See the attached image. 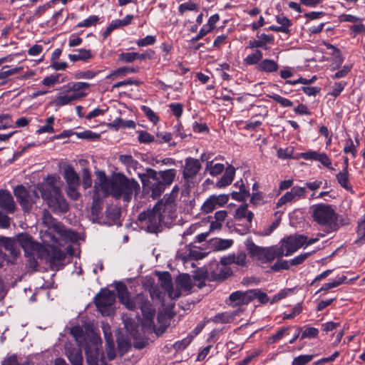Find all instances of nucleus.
Masks as SVG:
<instances>
[{
    "label": "nucleus",
    "mask_w": 365,
    "mask_h": 365,
    "mask_svg": "<svg viewBox=\"0 0 365 365\" xmlns=\"http://www.w3.org/2000/svg\"><path fill=\"white\" fill-rule=\"evenodd\" d=\"M59 73L52 74L46 76L43 79L42 83L46 86H53L55 84L59 83Z\"/></svg>",
    "instance_id": "864d4df0"
},
{
    "label": "nucleus",
    "mask_w": 365,
    "mask_h": 365,
    "mask_svg": "<svg viewBox=\"0 0 365 365\" xmlns=\"http://www.w3.org/2000/svg\"><path fill=\"white\" fill-rule=\"evenodd\" d=\"M99 21V18L98 16L93 15L90 16L88 18L86 19L85 20L79 22L76 27H90L92 26H95L97 24V23Z\"/></svg>",
    "instance_id": "49530a36"
},
{
    "label": "nucleus",
    "mask_w": 365,
    "mask_h": 365,
    "mask_svg": "<svg viewBox=\"0 0 365 365\" xmlns=\"http://www.w3.org/2000/svg\"><path fill=\"white\" fill-rule=\"evenodd\" d=\"M176 198V196L170 194L169 196H165L163 200L157 202L160 203V210L164 213V216H167L169 219L175 217Z\"/></svg>",
    "instance_id": "f3484780"
},
{
    "label": "nucleus",
    "mask_w": 365,
    "mask_h": 365,
    "mask_svg": "<svg viewBox=\"0 0 365 365\" xmlns=\"http://www.w3.org/2000/svg\"><path fill=\"white\" fill-rule=\"evenodd\" d=\"M313 358L314 355L312 354L299 355L293 359L292 365H305L311 361Z\"/></svg>",
    "instance_id": "a18cd8bd"
},
{
    "label": "nucleus",
    "mask_w": 365,
    "mask_h": 365,
    "mask_svg": "<svg viewBox=\"0 0 365 365\" xmlns=\"http://www.w3.org/2000/svg\"><path fill=\"white\" fill-rule=\"evenodd\" d=\"M115 301V294L109 289H102L95 297L98 310L104 316L112 313V306Z\"/></svg>",
    "instance_id": "9d476101"
},
{
    "label": "nucleus",
    "mask_w": 365,
    "mask_h": 365,
    "mask_svg": "<svg viewBox=\"0 0 365 365\" xmlns=\"http://www.w3.org/2000/svg\"><path fill=\"white\" fill-rule=\"evenodd\" d=\"M277 254L276 252V248H266L264 251V257H263L262 262H272L277 258Z\"/></svg>",
    "instance_id": "13d9d810"
},
{
    "label": "nucleus",
    "mask_w": 365,
    "mask_h": 365,
    "mask_svg": "<svg viewBox=\"0 0 365 365\" xmlns=\"http://www.w3.org/2000/svg\"><path fill=\"white\" fill-rule=\"evenodd\" d=\"M269 98L273 99L275 102L280 104L282 107H291L293 103L287 98H283L277 94L268 95Z\"/></svg>",
    "instance_id": "de8ad7c7"
},
{
    "label": "nucleus",
    "mask_w": 365,
    "mask_h": 365,
    "mask_svg": "<svg viewBox=\"0 0 365 365\" xmlns=\"http://www.w3.org/2000/svg\"><path fill=\"white\" fill-rule=\"evenodd\" d=\"M307 237L304 235L289 236L282 241L283 249L285 250V256H289L305 245Z\"/></svg>",
    "instance_id": "dca6fc26"
},
{
    "label": "nucleus",
    "mask_w": 365,
    "mask_h": 365,
    "mask_svg": "<svg viewBox=\"0 0 365 365\" xmlns=\"http://www.w3.org/2000/svg\"><path fill=\"white\" fill-rule=\"evenodd\" d=\"M257 37L259 39L251 40L248 42L247 48H262L264 49H267V43H274V39L272 35L262 34L260 35L257 34Z\"/></svg>",
    "instance_id": "5701e85b"
},
{
    "label": "nucleus",
    "mask_w": 365,
    "mask_h": 365,
    "mask_svg": "<svg viewBox=\"0 0 365 365\" xmlns=\"http://www.w3.org/2000/svg\"><path fill=\"white\" fill-rule=\"evenodd\" d=\"M229 201V195H212L206 199L201 206L202 212L208 214L217 207L224 206Z\"/></svg>",
    "instance_id": "ddd939ff"
},
{
    "label": "nucleus",
    "mask_w": 365,
    "mask_h": 365,
    "mask_svg": "<svg viewBox=\"0 0 365 365\" xmlns=\"http://www.w3.org/2000/svg\"><path fill=\"white\" fill-rule=\"evenodd\" d=\"M344 152L345 153H351L353 157L356 156L357 152L356 146L354 144L351 138H349L346 140Z\"/></svg>",
    "instance_id": "680f3d73"
},
{
    "label": "nucleus",
    "mask_w": 365,
    "mask_h": 365,
    "mask_svg": "<svg viewBox=\"0 0 365 365\" xmlns=\"http://www.w3.org/2000/svg\"><path fill=\"white\" fill-rule=\"evenodd\" d=\"M276 21L280 24V26H278L279 28L283 29V31H281L282 33L287 34L290 33V27L292 26V24L287 17L282 15L277 16Z\"/></svg>",
    "instance_id": "e433bc0d"
},
{
    "label": "nucleus",
    "mask_w": 365,
    "mask_h": 365,
    "mask_svg": "<svg viewBox=\"0 0 365 365\" xmlns=\"http://www.w3.org/2000/svg\"><path fill=\"white\" fill-rule=\"evenodd\" d=\"M200 162L197 159L187 158L185 160V165L182 171L183 178L187 184L192 182L201 169Z\"/></svg>",
    "instance_id": "4468645a"
},
{
    "label": "nucleus",
    "mask_w": 365,
    "mask_h": 365,
    "mask_svg": "<svg viewBox=\"0 0 365 365\" xmlns=\"http://www.w3.org/2000/svg\"><path fill=\"white\" fill-rule=\"evenodd\" d=\"M177 285L184 290H190L192 282L188 274L180 275L177 279Z\"/></svg>",
    "instance_id": "ea45409f"
},
{
    "label": "nucleus",
    "mask_w": 365,
    "mask_h": 365,
    "mask_svg": "<svg viewBox=\"0 0 365 365\" xmlns=\"http://www.w3.org/2000/svg\"><path fill=\"white\" fill-rule=\"evenodd\" d=\"M18 242L24 250L29 267L32 269H36L38 265L37 258L43 259V258L38 255L40 254L41 245L35 242L33 238L26 234L19 235Z\"/></svg>",
    "instance_id": "423d86ee"
},
{
    "label": "nucleus",
    "mask_w": 365,
    "mask_h": 365,
    "mask_svg": "<svg viewBox=\"0 0 365 365\" xmlns=\"http://www.w3.org/2000/svg\"><path fill=\"white\" fill-rule=\"evenodd\" d=\"M119 160L127 167L129 173H130V170H135L138 168V162L134 160L131 155H121Z\"/></svg>",
    "instance_id": "f704fd0d"
},
{
    "label": "nucleus",
    "mask_w": 365,
    "mask_h": 365,
    "mask_svg": "<svg viewBox=\"0 0 365 365\" xmlns=\"http://www.w3.org/2000/svg\"><path fill=\"white\" fill-rule=\"evenodd\" d=\"M90 87V83L86 82H75L70 83L66 86L62 87L63 93H78V91L88 89Z\"/></svg>",
    "instance_id": "c756f323"
},
{
    "label": "nucleus",
    "mask_w": 365,
    "mask_h": 365,
    "mask_svg": "<svg viewBox=\"0 0 365 365\" xmlns=\"http://www.w3.org/2000/svg\"><path fill=\"white\" fill-rule=\"evenodd\" d=\"M112 125L116 129H118L120 128H135V123L133 120H125L120 118H115L113 121Z\"/></svg>",
    "instance_id": "58836bf2"
},
{
    "label": "nucleus",
    "mask_w": 365,
    "mask_h": 365,
    "mask_svg": "<svg viewBox=\"0 0 365 365\" xmlns=\"http://www.w3.org/2000/svg\"><path fill=\"white\" fill-rule=\"evenodd\" d=\"M63 177L68 186H80V178L72 166L68 165L64 168Z\"/></svg>",
    "instance_id": "b1692460"
},
{
    "label": "nucleus",
    "mask_w": 365,
    "mask_h": 365,
    "mask_svg": "<svg viewBox=\"0 0 365 365\" xmlns=\"http://www.w3.org/2000/svg\"><path fill=\"white\" fill-rule=\"evenodd\" d=\"M14 193L22 209L26 212L31 210L33 204L36 202V200L38 199L35 191L30 193L23 185H17L14 190Z\"/></svg>",
    "instance_id": "9b49d317"
},
{
    "label": "nucleus",
    "mask_w": 365,
    "mask_h": 365,
    "mask_svg": "<svg viewBox=\"0 0 365 365\" xmlns=\"http://www.w3.org/2000/svg\"><path fill=\"white\" fill-rule=\"evenodd\" d=\"M12 127V120L9 114L0 115V130Z\"/></svg>",
    "instance_id": "3c124183"
},
{
    "label": "nucleus",
    "mask_w": 365,
    "mask_h": 365,
    "mask_svg": "<svg viewBox=\"0 0 365 365\" xmlns=\"http://www.w3.org/2000/svg\"><path fill=\"white\" fill-rule=\"evenodd\" d=\"M56 235H58V239L60 238L64 241L73 242L77 239L76 234L71 230H66L63 225Z\"/></svg>",
    "instance_id": "2f4dec72"
},
{
    "label": "nucleus",
    "mask_w": 365,
    "mask_h": 365,
    "mask_svg": "<svg viewBox=\"0 0 365 365\" xmlns=\"http://www.w3.org/2000/svg\"><path fill=\"white\" fill-rule=\"evenodd\" d=\"M311 255V252H305L303 254H301L296 257L293 258L290 261V264L292 265H299L302 264L309 256Z\"/></svg>",
    "instance_id": "69168bd1"
},
{
    "label": "nucleus",
    "mask_w": 365,
    "mask_h": 365,
    "mask_svg": "<svg viewBox=\"0 0 365 365\" xmlns=\"http://www.w3.org/2000/svg\"><path fill=\"white\" fill-rule=\"evenodd\" d=\"M257 69L261 72L274 73L279 70V65L276 61L266 58L257 64Z\"/></svg>",
    "instance_id": "a878e982"
},
{
    "label": "nucleus",
    "mask_w": 365,
    "mask_h": 365,
    "mask_svg": "<svg viewBox=\"0 0 365 365\" xmlns=\"http://www.w3.org/2000/svg\"><path fill=\"white\" fill-rule=\"evenodd\" d=\"M98 185H95L94 191L96 192H99V189L102 191L104 197H107L109 195H112V184L113 179L109 180L103 172H101L98 175Z\"/></svg>",
    "instance_id": "4be33fe9"
},
{
    "label": "nucleus",
    "mask_w": 365,
    "mask_h": 365,
    "mask_svg": "<svg viewBox=\"0 0 365 365\" xmlns=\"http://www.w3.org/2000/svg\"><path fill=\"white\" fill-rule=\"evenodd\" d=\"M357 235L359 238L356 240L355 243L361 245L365 242V226L359 225L357 228Z\"/></svg>",
    "instance_id": "774afa93"
},
{
    "label": "nucleus",
    "mask_w": 365,
    "mask_h": 365,
    "mask_svg": "<svg viewBox=\"0 0 365 365\" xmlns=\"http://www.w3.org/2000/svg\"><path fill=\"white\" fill-rule=\"evenodd\" d=\"M138 133V140L140 143H150L153 142L155 137L145 130H140Z\"/></svg>",
    "instance_id": "8fccbe9b"
},
{
    "label": "nucleus",
    "mask_w": 365,
    "mask_h": 365,
    "mask_svg": "<svg viewBox=\"0 0 365 365\" xmlns=\"http://www.w3.org/2000/svg\"><path fill=\"white\" fill-rule=\"evenodd\" d=\"M250 289L246 292L236 291L229 296V301L232 307L248 304L251 302Z\"/></svg>",
    "instance_id": "6ab92c4d"
},
{
    "label": "nucleus",
    "mask_w": 365,
    "mask_h": 365,
    "mask_svg": "<svg viewBox=\"0 0 365 365\" xmlns=\"http://www.w3.org/2000/svg\"><path fill=\"white\" fill-rule=\"evenodd\" d=\"M43 223L47 227L45 231H41V237L44 244L57 243L58 238L56 235L62 224L57 221L48 210H44L42 217Z\"/></svg>",
    "instance_id": "1a4fd4ad"
},
{
    "label": "nucleus",
    "mask_w": 365,
    "mask_h": 365,
    "mask_svg": "<svg viewBox=\"0 0 365 365\" xmlns=\"http://www.w3.org/2000/svg\"><path fill=\"white\" fill-rule=\"evenodd\" d=\"M232 274V272L230 268L224 267L217 274V277H216V279L220 280V281L225 280L228 277L231 276Z\"/></svg>",
    "instance_id": "338daca9"
},
{
    "label": "nucleus",
    "mask_w": 365,
    "mask_h": 365,
    "mask_svg": "<svg viewBox=\"0 0 365 365\" xmlns=\"http://www.w3.org/2000/svg\"><path fill=\"white\" fill-rule=\"evenodd\" d=\"M346 279V276L343 275L341 277H339L331 282L324 284L317 292L321 291H327L330 289L335 288L343 284Z\"/></svg>",
    "instance_id": "a19ab883"
},
{
    "label": "nucleus",
    "mask_w": 365,
    "mask_h": 365,
    "mask_svg": "<svg viewBox=\"0 0 365 365\" xmlns=\"http://www.w3.org/2000/svg\"><path fill=\"white\" fill-rule=\"evenodd\" d=\"M156 38L155 36H147L143 38L138 39L136 42L138 46H147L150 45H153L155 43Z\"/></svg>",
    "instance_id": "e2e57ef3"
},
{
    "label": "nucleus",
    "mask_w": 365,
    "mask_h": 365,
    "mask_svg": "<svg viewBox=\"0 0 365 365\" xmlns=\"http://www.w3.org/2000/svg\"><path fill=\"white\" fill-rule=\"evenodd\" d=\"M0 208L8 213H12L16 205L11 193L6 190H0Z\"/></svg>",
    "instance_id": "412c9836"
},
{
    "label": "nucleus",
    "mask_w": 365,
    "mask_h": 365,
    "mask_svg": "<svg viewBox=\"0 0 365 365\" xmlns=\"http://www.w3.org/2000/svg\"><path fill=\"white\" fill-rule=\"evenodd\" d=\"M138 68L122 67V68H118L117 70L114 71L113 73H111L110 75H108L106 78H111L114 76H123L127 73H136V72H138Z\"/></svg>",
    "instance_id": "79ce46f5"
},
{
    "label": "nucleus",
    "mask_w": 365,
    "mask_h": 365,
    "mask_svg": "<svg viewBox=\"0 0 365 365\" xmlns=\"http://www.w3.org/2000/svg\"><path fill=\"white\" fill-rule=\"evenodd\" d=\"M61 90L62 91L60 93V95L53 101V104L56 106H63L70 104L86 96L85 93H63L62 88Z\"/></svg>",
    "instance_id": "a211bd4d"
},
{
    "label": "nucleus",
    "mask_w": 365,
    "mask_h": 365,
    "mask_svg": "<svg viewBox=\"0 0 365 365\" xmlns=\"http://www.w3.org/2000/svg\"><path fill=\"white\" fill-rule=\"evenodd\" d=\"M263 57L262 52L260 50H255V51L248 55L245 59L244 62L246 65H255L258 64Z\"/></svg>",
    "instance_id": "c9c22d12"
},
{
    "label": "nucleus",
    "mask_w": 365,
    "mask_h": 365,
    "mask_svg": "<svg viewBox=\"0 0 365 365\" xmlns=\"http://www.w3.org/2000/svg\"><path fill=\"white\" fill-rule=\"evenodd\" d=\"M118 60L123 63H133L135 61V52L121 53L118 56Z\"/></svg>",
    "instance_id": "052dcab7"
},
{
    "label": "nucleus",
    "mask_w": 365,
    "mask_h": 365,
    "mask_svg": "<svg viewBox=\"0 0 365 365\" xmlns=\"http://www.w3.org/2000/svg\"><path fill=\"white\" fill-rule=\"evenodd\" d=\"M312 209L313 221L324 227L327 233L336 231L339 228L338 214L331 205L319 203L313 205Z\"/></svg>",
    "instance_id": "f03ea898"
},
{
    "label": "nucleus",
    "mask_w": 365,
    "mask_h": 365,
    "mask_svg": "<svg viewBox=\"0 0 365 365\" xmlns=\"http://www.w3.org/2000/svg\"><path fill=\"white\" fill-rule=\"evenodd\" d=\"M51 211L56 214L66 213L70 206L64 197L61 189H53L50 191L45 190L41 195Z\"/></svg>",
    "instance_id": "0eeeda50"
},
{
    "label": "nucleus",
    "mask_w": 365,
    "mask_h": 365,
    "mask_svg": "<svg viewBox=\"0 0 365 365\" xmlns=\"http://www.w3.org/2000/svg\"><path fill=\"white\" fill-rule=\"evenodd\" d=\"M150 287L149 289L150 297L153 299H160L162 297V292L158 285L153 284V282L148 280Z\"/></svg>",
    "instance_id": "4d7b16f0"
},
{
    "label": "nucleus",
    "mask_w": 365,
    "mask_h": 365,
    "mask_svg": "<svg viewBox=\"0 0 365 365\" xmlns=\"http://www.w3.org/2000/svg\"><path fill=\"white\" fill-rule=\"evenodd\" d=\"M23 69L22 67H15L9 69V66H4L0 71V80L4 79L10 76L18 73Z\"/></svg>",
    "instance_id": "c03bdc74"
},
{
    "label": "nucleus",
    "mask_w": 365,
    "mask_h": 365,
    "mask_svg": "<svg viewBox=\"0 0 365 365\" xmlns=\"http://www.w3.org/2000/svg\"><path fill=\"white\" fill-rule=\"evenodd\" d=\"M336 178L338 182L343 188L346 190H350L351 189V187L349 183V173L346 167H344L343 170L336 175Z\"/></svg>",
    "instance_id": "72a5a7b5"
},
{
    "label": "nucleus",
    "mask_w": 365,
    "mask_h": 365,
    "mask_svg": "<svg viewBox=\"0 0 365 365\" xmlns=\"http://www.w3.org/2000/svg\"><path fill=\"white\" fill-rule=\"evenodd\" d=\"M157 275L161 288L168 293L170 299H175L181 296V292L179 289H173L171 275L168 272H158Z\"/></svg>",
    "instance_id": "2eb2a0df"
},
{
    "label": "nucleus",
    "mask_w": 365,
    "mask_h": 365,
    "mask_svg": "<svg viewBox=\"0 0 365 365\" xmlns=\"http://www.w3.org/2000/svg\"><path fill=\"white\" fill-rule=\"evenodd\" d=\"M235 316V314L220 313L215 316L213 322L215 323H230L234 319Z\"/></svg>",
    "instance_id": "37998d69"
},
{
    "label": "nucleus",
    "mask_w": 365,
    "mask_h": 365,
    "mask_svg": "<svg viewBox=\"0 0 365 365\" xmlns=\"http://www.w3.org/2000/svg\"><path fill=\"white\" fill-rule=\"evenodd\" d=\"M265 249L266 248L264 247L257 246L253 242H251L247 245V250L250 255L261 261L262 260L263 257H264Z\"/></svg>",
    "instance_id": "473e14b6"
},
{
    "label": "nucleus",
    "mask_w": 365,
    "mask_h": 365,
    "mask_svg": "<svg viewBox=\"0 0 365 365\" xmlns=\"http://www.w3.org/2000/svg\"><path fill=\"white\" fill-rule=\"evenodd\" d=\"M168 217L160 210V203H156L152 209H148L138 215V220L142 228L150 233L161 231V222Z\"/></svg>",
    "instance_id": "20e7f679"
},
{
    "label": "nucleus",
    "mask_w": 365,
    "mask_h": 365,
    "mask_svg": "<svg viewBox=\"0 0 365 365\" xmlns=\"http://www.w3.org/2000/svg\"><path fill=\"white\" fill-rule=\"evenodd\" d=\"M118 297L128 310L134 311L140 308L143 314L142 327L147 331L155 330L154 317L155 310L150 301L143 294H138L131 297L126 285L123 282H118L115 285Z\"/></svg>",
    "instance_id": "f257e3e1"
},
{
    "label": "nucleus",
    "mask_w": 365,
    "mask_h": 365,
    "mask_svg": "<svg viewBox=\"0 0 365 365\" xmlns=\"http://www.w3.org/2000/svg\"><path fill=\"white\" fill-rule=\"evenodd\" d=\"M227 217V212L226 210H219L215 213V220L210 222V230L214 231L216 230H220L222 227V222L225 220Z\"/></svg>",
    "instance_id": "cd10ccee"
},
{
    "label": "nucleus",
    "mask_w": 365,
    "mask_h": 365,
    "mask_svg": "<svg viewBox=\"0 0 365 365\" xmlns=\"http://www.w3.org/2000/svg\"><path fill=\"white\" fill-rule=\"evenodd\" d=\"M59 177L56 175H49L46 179V183L43 185H40L37 187L38 191L40 192L41 195H43V191L45 190H47L50 191L53 189H61L60 187L58 185L57 182L59 181Z\"/></svg>",
    "instance_id": "bb28decb"
},
{
    "label": "nucleus",
    "mask_w": 365,
    "mask_h": 365,
    "mask_svg": "<svg viewBox=\"0 0 365 365\" xmlns=\"http://www.w3.org/2000/svg\"><path fill=\"white\" fill-rule=\"evenodd\" d=\"M66 354L71 365H83V357L81 349L70 347L66 349Z\"/></svg>",
    "instance_id": "393cba45"
},
{
    "label": "nucleus",
    "mask_w": 365,
    "mask_h": 365,
    "mask_svg": "<svg viewBox=\"0 0 365 365\" xmlns=\"http://www.w3.org/2000/svg\"><path fill=\"white\" fill-rule=\"evenodd\" d=\"M48 248L41 245L40 248V254H38L43 259L46 260L53 269H58L64 261L66 254L58 249L57 245H61L62 243L58 240L57 243L46 244Z\"/></svg>",
    "instance_id": "6e6552de"
},
{
    "label": "nucleus",
    "mask_w": 365,
    "mask_h": 365,
    "mask_svg": "<svg viewBox=\"0 0 365 365\" xmlns=\"http://www.w3.org/2000/svg\"><path fill=\"white\" fill-rule=\"evenodd\" d=\"M83 185L85 189L88 188L92 185L91 175L88 168H85L82 171Z\"/></svg>",
    "instance_id": "5fc2aeb1"
},
{
    "label": "nucleus",
    "mask_w": 365,
    "mask_h": 365,
    "mask_svg": "<svg viewBox=\"0 0 365 365\" xmlns=\"http://www.w3.org/2000/svg\"><path fill=\"white\" fill-rule=\"evenodd\" d=\"M141 110L152 123L155 124L159 120V118L157 116V115L149 107L146 106H143L141 107Z\"/></svg>",
    "instance_id": "6e6d98bb"
},
{
    "label": "nucleus",
    "mask_w": 365,
    "mask_h": 365,
    "mask_svg": "<svg viewBox=\"0 0 365 365\" xmlns=\"http://www.w3.org/2000/svg\"><path fill=\"white\" fill-rule=\"evenodd\" d=\"M140 187L138 182L118 173L113 178L112 197L116 200L123 198L125 202H130L133 195L138 194Z\"/></svg>",
    "instance_id": "7ed1b4c3"
},
{
    "label": "nucleus",
    "mask_w": 365,
    "mask_h": 365,
    "mask_svg": "<svg viewBox=\"0 0 365 365\" xmlns=\"http://www.w3.org/2000/svg\"><path fill=\"white\" fill-rule=\"evenodd\" d=\"M143 186L145 189L150 192V196L153 199L159 197L165 191V187L162 183L158 172L148 168L145 173H139Z\"/></svg>",
    "instance_id": "39448f33"
},
{
    "label": "nucleus",
    "mask_w": 365,
    "mask_h": 365,
    "mask_svg": "<svg viewBox=\"0 0 365 365\" xmlns=\"http://www.w3.org/2000/svg\"><path fill=\"white\" fill-rule=\"evenodd\" d=\"M102 341L99 336H93L85 347L87 365H98L99 351Z\"/></svg>",
    "instance_id": "f8f14e48"
},
{
    "label": "nucleus",
    "mask_w": 365,
    "mask_h": 365,
    "mask_svg": "<svg viewBox=\"0 0 365 365\" xmlns=\"http://www.w3.org/2000/svg\"><path fill=\"white\" fill-rule=\"evenodd\" d=\"M287 329L288 328H282L279 330L275 334H273L268 339L267 343L269 344H272L281 339L285 334Z\"/></svg>",
    "instance_id": "0e129e2a"
},
{
    "label": "nucleus",
    "mask_w": 365,
    "mask_h": 365,
    "mask_svg": "<svg viewBox=\"0 0 365 365\" xmlns=\"http://www.w3.org/2000/svg\"><path fill=\"white\" fill-rule=\"evenodd\" d=\"M319 334V330L314 327H306L305 329L302 331L301 335V339H312L317 337Z\"/></svg>",
    "instance_id": "09e8293b"
},
{
    "label": "nucleus",
    "mask_w": 365,
    "mask_h": 365,
    "mask_svg": "<svg viewBox=\"0 0 365 365\" xmlns=\"http://www.w3.org/2000/svg\"><path fill=\"white\" fill-rule=\"evenodd\" d=\"M295 198L294 197V195L292 192L288 191L286 193H284L277 201V208L282 206L283 205L290 202L293 200H294Z\"/></svg>",
    "instance_id": "603ef678"
},
{
    "label": "nucleus",
    "mask_w": 365,
    "mask_h": 365,
    "mask_svg": "<svg viewBox=\"0 0 365 365\" xmlns=\"http://www.w3.org/2000/svg\"><path fill=\"white\" fill-rule=\"evenodd\" d=\"M254 214L247 209V205H240L235 211V219L236 220L244 221V225L247 228H250L252 225Z\"/></svg>",
    "instance_id": "aec40b11"
},
{
    "label": "nucleus",
    "mask_w": 365,
    "mask_h": 365,
    "mask_svg": "<svg viewBox=\"0 0 365 365\" xmlns=\"http://www.w3.org/2000/svg\"><path fill=\"white\" fill-rule=\"evenodd\" d=\"M76 53L69 54L68 58L71 61L76 62L78 61H87L92 58V53L89 49L76 50Z\"/></svg>",
    "instance_id": "7c9ffc66"
},
{
    "label": "nucleus",
    "mask_w": 365,
    "mask_h": 365,
    "mask_svg": "<svg viewBox=\"0 0 365 365\" xmlns=\"http://www.w3.org/2000/svg\"><path fill=\"white\" fill-rule=\"evenodd\" d=\"M250 292H251V302L255 299H257L261 304H266L269 302V297L267 294L264 292H262L260 289H250Z\"/></svg>",
    "instance_id": "4c0bfd02"
},
{
    "label": "nucleus",
    "mask_w": 365,
    "mask_h": 365,
    "mask_svg": "<svg viewBox=\"0 0 365 365\" xmlns=\"http://www.w3.org/2000/svg\"><path fill=\"white\" fill-rule=\"evenodd\" d=\"M158 174L162 183L164 184V186L166 187L173 183L176 176L177 171L175 169H168L160 171Z\"/></svg>",
    "instance_id": "c85d7f7f"
},
{
    "label": "nucleus",
    "mask_w": 365,
    "mask_h": 365,
    "mask_svg": "<svg viewBox=\"0 0 365 365\" xmlns=\"http://www.w3.org/2000/svg\"><path fill=\"white\" fill-rule=\"evenodd\" d=\"M1 239H2V242L4 243L5 248L7 250L10 251L11 255H16L17 252L16 250L15 242L13 240H11V239L5 237H1Z\"/></svg>",
    "instance_id": "bf43d9fd"
}]
</instances>
